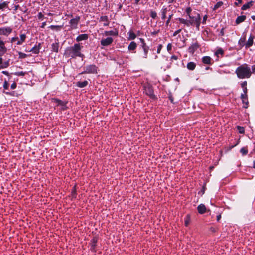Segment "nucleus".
Instances as JSON below:
<instances>
[{"mask_svg": "<svg viewBox=\"0 0 255 255\" xmlns=\"http://www.w3.org/2000/svg\"><path fill=\"white\" fill-rule=\"evenodd\" d=\"M83 46L79 43L75 44L73 46L67 47L64 52V55L67 57H71L75 58L77 57L83 58L84 55L81 53V49Z\"/></svg>", "mask_w": 255, "mask_h": 255, "instance_id": "nucleus-1", "label": "nucleus"}, {"mask_svg": "<svg viewBox=\"0 0 255 255\" xmlns=\"http://www.w3.org/2000/svg\"><path fill=\"white\" fill-rule=\"evenodd\" d=\"M238 78L240 79L249 78L252 75L251 69L247 64H243L238 67L235 71Z\"/></svg>", "mask_w": 255, "mask_h": 255, "instance_id": "nucleus-2", "label": "nucleus"}, {"mask_svg": "<svg viewBox=\"0 0 255 255\" xmlns=\"http://www.w3.org/2000/svg\"><path fill=\"white\" fill-rule=\"evenodd\" d=\"M188 17L190 18V20H188V21L192 23V24H190V26L195 25L196 27L199 28L201 23L200 14L198 13H195L194 16L191 15Z\"/></svg>", "mask_w": 255, "mask_h": 255, "instance_id": "nucleus-3", "label": "nucleus"}, {"mask_svg": "<svg viewBox=\"0 0 255 255\" xmlns=\"http://www.w3.org/2000/svg\"><path fill=\"white\" fill-rule=\"evenodd\" d=\"M84 71L80 73L83 74H96L98 73V67L94 64H91L87 65L84 67Z\"/></svg>", "mask_w": 255, "mask_h": 255, "instance_id": "nucleus-4", "label": "nucleus"}, {"mask_svg": "<svg viewBox=\"0 0 255 255\" xmlns=\"http://www.w3.org/2000/svg\"><path fill=\"white\" fill-rule=\"evenodd\" d=\"M145 94L151 99L156 100L157 97L154 94V90L152 86L150 85H147L144 87Z\"/></svg>", "mask_w": 255, "mask_h": 255, "instance_id": "nucleus-5", "label": "nucleus"}, {"mask_svg": "<svg viewBox=\"0 0 255 255\" xmlns=\"http://www.w3.org/2000/svg\"><path fill=\"white\" fill-rule=\"evenodd\" d=\"M80 17L76 16L75 18L71 19L69 21L70 29H76L78 27V25L80 22Z\"/></svg>", "mask_w": 255, "mask_h": 255, "instance_id": "nucleus-6", "label": "nucleus"}, {"mask_svg": "<svg viewBox=\"0 0 255 255\" xmlns=\"http://www.w3.org/2000/svg\"><path fill=\"white\" fill-rule=\"evenodd\" d=\"M98 240V237L97 236H94L91 239L90 242V250L91 252L96 253L97 252V242Z\"/></svg>", "mask_w": 255, "mask_h": 255, "instance_id": "nucleus-7", "label": "nucleus"}, {"mask_svg": "<svg viewBox=\"0 0 255 255\" xmlns=\"http://www.w3.org/2000/svg\"><path fill=\"white\" fill-rule=\"evenodd\" d=\"M12 32V28L10 27L0 28V35L8 36Z\"/></svg>", "mask_w": 255, "mask_h": 255, "instance_id": "nucleus-8", "label": "nucleus"}, {"mask_svg": "<svg viewBox=\"0 0 255 255\" xmlns=\"http://www.w3.org/2000/svg\"><path fill=\"white\" fill-rule=\"evenodd\" d=\"M113 38L111 37H108L106 38H103L100 41V44L103 46H108L110 45L113 42Z\"/></svg>", "mask_w": 255, "mask_h": 255, "instance_id": "nucleus-9", "label": "nucleus"}, {"mask_svg": "<svg viewBox=\"0 0 255 255\" xmlns=\"http://www.w3.org/2000/svg\"><path fill=\"white\" fill-rule=\"evenodd\" d=\"M53 101L57 104V106H61L63 110H66L67 107L66 104L67 102H64L57 98L53 99Z\"/></svg>", "mask_w": 255, "mask_h": 255, "instance_id": "nucleus-10", "label": "nucleus"}, {"mask_svg": "<svg viewBox=\"0 0 255 255\" xmlns=\"http://www.w3.org/2000/svg\"><path fill=\"white\" fill-rule=\"evenodd\" d=\"M168 11V8L165 6H163L162 8L160 11V15L162 20H165L167 18V13Z\"/></svg>", "mask_w": 255, "mask_h": 255, "instance_id": "nucleus-11", "label": "nucleus"}, {"mask_svg": "<svg viewBox=\"0 0 255 255\" xmlns=\"http://www.w3.org/2000/svg\"><path fill=\"white\" fill-rule=\"evenodd\" d=\"M118 34H119L118 30L116 29H115L113 30L105 31L104 32V35L106 36H117L118 35Z\"/></svg>", "mask_w": 255, "mask_h": 255, "instance_id": "nucleus-12", "label": "nucleus"}, {"mask_svg": "<svg viewBox=\"0 0 255 255\" xmlns=\"http://www.w3.org/2000/svg\"><path fill=\"white\" fill-rule=\"evenodd\" d=\"M199 47V45L197 42L193 43L188 48V51L190 53L193 54Z\"/></svg>", "mask_w": 255, "mask_h": 255, "instance_id": "nucleus-13", "label": "nucleus"}, {"mask_svg": "<svg viewBox=\"0 0 255 255\" xmlns=\"http://www.w3.org/2000/svg\"><path fill=\"white\" fill-rule=\"evenodd\" d=\"M241 99H242V103L246 105V106H244V107L245 108H247L249 104L247 94H241Z\"/></svg>", "mask_w": 255, "mask_h": 255, "instance_id": "nucleus-14", "label": "nucleus"}, {"mask_svg": "<svg viewBox=\"0 0 255 255\" xmlns=\"http://www.w3.org/2000/svg\"><path fill=\"white\" fill-rule=\"evenodd\" d=\"M254 36L251 34L245 44V47L246 48H249L253 45L254 42Z\"/></svg>", "mask_w": 255, "mask_h": 255, "instance_id": "nucleus-15", "label": "nucleus"}, {"mask_svg": "<svg viewBox=\"0 0 255 255\" xmlns=\"http://www.w3.org/2000/svg\"><path fill=\"white\" fill-rule=\"evenodd\" d=\"M100 22H104L103 25L107 26L109 25V21L107 16H101L99 19Z\"/></svg>", "mask_w": 255, "mask_h": 255, "instance_id": "nucleus-16", "label": "nucleus"}, {"mask_svg": "<svg viewBox=\"0 0 255 255\" xmlns=\"http://www.w3.org/2000/svg\"><path fill=\"white\" fill-rule=\"evenodd\" d=\"M88 37H89V36L87 34H82L78 35L77 37L76 40L77 42H80L82 40H86L88 39Z\"/></svg>", "mask_w": 255, "mask_h": 255, "instance_id": "nucleus-17", "label": "nucleus"}, {"mask_svg": "<svg viewBox=\"0 0 255 255\" xmlns=\"http://www.w3.org/2000/svg\"><path fill=\"white\" fill-rule=\"evenodd\" d=\"M197 210L199 213L203 214L206 211V208L203 204H200L197 207Z\"/></svg>", "mask_w": 255, "mask_h": 255, "instance_id": "nucleus-18", "label": "nucleus"}, {"mask_svg": "<svg viewBox=\"0 0 255 255\" xmlns=\"http://www.w3.org/2000/svg\"><path fill=\"white\" fill-rule=\"evenodd\" d=\"M21 33V32H20ZM26 35L25 34H22L21 33L20 34V40H18V41L16 43V44L17 45H22V43L25 42L26 39Z\"/></svg>", "mask_w": 255, "mask_h": 255, "instance_id": "nucleus-19", "label": "nucleus"}, {"mask_svg": "<svg viewBox=\"0 0 255 255\" xmlns=\"http://www.w3.org/2000/svg\"><path fill=\"white\" fill-rule=\"evenodd\" d=\"M143 52L141 53V56L143 58L146 59L148 57V53L149 49V47H143L141 48Z\"/></svg>", "mask_w": 255, "mask_h": 255, "instance_id": "nucleus-20", "label": "nucleus"}, {"mask_svg": "<svg viewBox=\"0 0 255 255\" xmlns=\"http://www.w3.org/2000/svg\"><path fill=\"white\" fill-rule=\"evenodd\" d=\"M177 20L179 21L180 23L183 24L189 27L190 26V24H192L190 21H189L188 20L184 19L182 18H177Z\"/></svg>", "mask_w": 255, "mask_h": 255, "instance_id": "nucleus-21", "label": "nucleus"}, {"mask_svg": "<svg viewBox=\"0 0 255 255\" xmlns=\"http://www.w3.org/2000/svg\"><path fill=\"white\" fill-rule=\"evenodd\" d=\"M202 62L204 64L211 65L212 64V58L209 56H204L202 59Z\"/></svg>", "mask_w": 255, "mask_h": 255, "instance_id": "nucleus-22", "label": "nucleus"}, {"mask_svg": "<svg viewBox=\"0 0 255 255\" xmlns=\"http://www.w3.org/2000/svg\"><path fill=\"white\" fill-rule=\"evenodd\" d=\"M59 50V42H55V43H53L51 45V51L52 52H55L56 53H58Z\"/></svg>", "mask_w": 255, "mask_h": 255, "instance_id": "nucleus-23", "label": "nucleus"}, {"mask_svg": "<svg viewBox=\"0 0 255 255\" xmlns=\"http://www.w3.org/2000/svg\"><path fill=\"white\" fill-rule=\"evenodd\" d=\"M254 2L253 1H251L250 2H247V3L243 5L241 8V10H246L249 8L250 7L253 6Z\"/></svg>", "mask_w": 255, "mask_h": 255, "instance_id": "nucleus-24", "label": "nucleus"}, {"mask_svg": "<svg viewBox=\"0 0 255 255\" xmlns=\"http://www.w3.org/2000/svg\"><path fill=\"white\" fill-rule=\"evenodd\" d=\"M246 19V16L245 15L239 16L236 18L235 22L237 24H239L240 23L244 22Z\"/></svg>", "mask_w": 255, "mask_h": 255, "instance_id": "nucleus-25", "label": "nucleus"}, {"mask_svg": "<svg viewBox=\"0 0 255 255\" xmlns=\"http://www.w3.org/2000/svg\"><path fill=\"white\" fill-rule=\"evenodd\" d=\"M196 67V64L194 62H189L187 64V68L189 70H194Z\"/></svg>", "mask_w": 255, "mask_h": 255, "instance_id": "nucleus-26", "label": "nucleus"}, {"mask_svg": "<svg viewBox=\"0 0 255 255\" xmlns=\"http://www.w3.org/2000/svg\"><path fill=\"white\" fill-rule=\"evenodd\" d=\"M88 84V82L87 81L85 80L84 81L81 82L79 81L77 82L76 86L79 88H84L87 86Z\"/></svg>", "mask_w": 255, "mask_h": 255, "instance_id": "nucleus-27", "label": "nucleus"}, {"mask_svg": "<svg viewBox=\"0 0 255 255\" xmlns=\"http://www.w3.org/2000/svg\"><path fill=\"white\" fill-rule=\"evenodd\" d=\"M137 47V44L134 42H131L128 46V50L129 51L134 50Z\"/></svg>", "mask_w": 255, "mask_h": 255, "instance_id": "nucleus-28", "label": "nucleus"}, {"mask_svg": "<svg viewBox=\"0 0 255 255\" xmlns=\"http://www.w3.org/2000/svg\"><path fill=\"white\" fill-rule=\"evenodd\" d=\"M7 51L5 45L0 46V57L3 56Z\"/></svg>", "mask_w": 255, "mask_h": 255, "instance_id": "nucleus-29", "label": "nucleus"}, {"mask_svg": "<svg viewBox=\"0 0 255 255\" xmlns=\"http://www.w3.org/2000/svg\"><path fill=\"white\" fill-rule=\"evenodd\" d=\"M77 196V193H76V186L75 185L72 190L71 193V197L72 199H75Z\"/></svg>", "mask_w": 255, "mask_h": 255, "instance_id": "nucleus-30", "label": "nucleus"}, {"mask_svg": "<svg viewBox=\"0 0 255 255\" xmlns=\"http://www.w3.org/2000/svg\"><path fill=\"white\" fill-rule=\"evenodd\" d=\"M245 41H246V36H244L243 38H241L239 41L238 44L240 45L241 47H243L244 46H245Z\"/></svg>", "mask_w": 255, "mask_h": 255, "instance_id": "nucleus-31", "label": "nucleus"}, {"mask_svg": "<svg viewBox=\"0 0 255 255\" xmlns=\"http://www.w3.org/2000/svg\"><path fill=\"white\" fill-rule=\"evenodd\" d=\"M9 62L10 59H8V60L5 61L3 63L2 62V64L0 66V69H4L7 68L10 65Z\"/></svg>", "mask_w": 255, "mask_h": 255, "instance_id": "nucleus-32", "label": "nucleus"}, {"mask_svg": "<svg viewBox=\"0 0 255 255\" xmlns=\"http://www.w3.org/2000/svg\"><path fill=\"white\" fill-rule=\"evenodd\" d=\"M128 34L129 36L128 39L129 40H133L136 37V34L132 31H130Z\"/></svg>", "mask_w": 255, "mask_h": 255, "instance_id": "nucleus-33", "label": "nucleus"}, {"mask_svg": "<svg viewBox=\"0 0 255 255\" xmlns=\"http://www.w3.org/2000/svg\"><path fill=\"white\" fill-rule=\"evenodd\" d=\"M185 226L187 227L189 224V223L190 222V215L188 214L186 216V217H185Z\"/></svg>", "mask_w": 255, "mask_h": 255, "instance_id": "nucleus-34", "label": "nucleus"}, {"mask_svg": "<svg viewBox=\"0 0 255 255\" xmlns=\"http://www.w3.org/2000/svg\"><path fill=\"white\" fill-rule=\"evenodd\" d=\"M8 2L4 1L2 3H0V10H3L5 8L8 7Z\"/></svg>", "mask_w": 255, "mask_h": 255, "instance_id": "nucleus-35", "label": "nucleus"}, {"mask_svg": "<svg viewBox=\"0 0 255 255\" xmlns=\"http://www.w3.org/2000/svg\"><path fill=\"white\" fill-rule=\"evenodd\" d=\"M29 51L32 52L33 53L36 54H37L39 53L38 48H37L36 45H35L33 48H32Z\"/></svg>", "mask_w": 255, "mask_h": 255, "instance_id": "nucleus-36", "label": "nucleus"}, {"mask_svg": "<svg viewBox=\"0 0 255 255\" xmlns=\"http://www.w3.org/2000/svg\"><path fill=\"white\" fill-rule=\"evenodd\" d=\"M49 28L52 30H60L62 28V26L60 25H51Z\"/></svg>", "mask_w": 255, "mask_h": 255, "instance_id": "nucleus-37", "label": "nucleus"}, {"mask_svg": "<svg viewBox=\"0 0 255 255\" xmlns=\"http://www.w3.org/2000/svg\"><path fill=\"white\" fill-rule=\"evenodd\" d=\"M223 4V3L222 1H219L215 5L213 8V10H215L220 7Z\"/></svg>", "mask_w": 255, "mask_h": 255, "instance_id": "nucleus-38", "label": "nucleus"}, {"mask_svg": "<svg viewBox=\"0 0 255 255\" xmlns=\"http://www.w3.org/2000/svg\"><path fill=\"white\" fill-rule=\"evenodd\" d=\"M237 128L239 131V132L241 134H243L245 132L244 128L243 127H241L240 126H237Z\"/></svg>", "mask_w": 255, "mask_h": 255, "instance_id": "nucleus-39", "label": "nucleus"}, {"mask_svg": "<svg viewBox=\"0 0 255 255\" xmlns=\"http://www.w3.org/2000/svg\"><path fill=\"white\" fill-rule=\"evenodd\" d=\"M139 40L141 43V48H142L143 47H148L147 45H146V43H145L144 39L142 38H139Z\"/></svg>", "mask_w": 255, "mask_h": 255, "instance_id": "nucleus-40", "label": "nucleus"}, {"mask_svg": "<svg viewBox=\"0 0 255 255\" xmlns=\"http://www.w3.org/2000/svg\"><path fill=\"white\" fill-rule=\"evenodd\" d=\"M240 152L243 155H246L248 153V149L247 147H243L240 149Z\"/></svg>", "mask_w": 255, "mask_h": 255, "instance_id": "nucleus-41", "label": "nucleus"}, {"mask_svg": "<svg viewBox=\"0 0 255 255\" xmlns=\"http://www.w3.org/2000/svg\"><path fill=\"white\" fill-rule=\"evenodd\" d=\"M27 73L26 72H16L14 73V74L17 76H24Z\"/></svg>", "mask_w": 255, "mask_h": 255, "instance_id": "nucleus-42", "label": "nucleus"}, {"mask_svg": "<svg viewBox=\"0 0 255 255\" xmlns=\"http://www.w3.org/2000/svg\"><path fill=\"white\" fill-rule=\"evenodd\" d=\"M150 16L152 19H156L157 17V13L155 11H151L150 13Z\"/></svg>", "mask_w": 255, "mask_h": 255, "instance_id": "nucleus-43", "label": "nucleus"}, {"mask_svg": "<svg viewBox=\"0 0 255 255\" xmlns=\"http://www.w3.org/2000/svg\"><path fill=\"white\" fill-rule=\"evenodd\" d=\"M18 55H19V59H24L27 56V54H26L22 52H18Z\"/></svg>", "mask_w": 255, "mask_h": 255, "instance_id": "nucleus-44", "label": "nucleus"}, {"mask_svg": "<svg viewBox=\"0 0 255 255\" xmlns=\"http://www.w3.org/2000/svg\"><path fill=\"white\" fill-rule=\"evenodd\" d=\"M186 13H187V16H189L191 15L192 9L191 7H188L186 9Z\"/></svg>", "mask_w": 255, "mask_h": 255, "instance_id": "nucleus-45", "label": "nucleus"}, {"mask_svg": "<svg viewBox=\"0 0 255 255\" xmlns=\"http://www.w3.org/2000/svg\"><path fill=\"white\" fill-rule=\"evenodd\" d=\"M173 14H171L169 15V16L168 17V19L166 21V26H168L169 25V24L170 23L171 19L173 17Z\"/></svg>", "mask_w": 255, "mask_h": 255, "instance_id": "nucleus-46", "label": "nucleus"}, {"mask_svg": "<svg viewBox=\"0 0 255 255\" xmlns=\"http://www.w3.org/2000/svg\"><path fill=\"white\" fill-rule=\"evenodd\" d=\"M224 54V51L222 48L218 49L215 52V54L218 55L219 54L223 55Z\"/></svg>", "mask_w": 255, "mask_h": 255, "instance_id": "nucleus-47", "label": "nucleus"}, {"mask_svg": "<svg viewBox=\"0 0 255 255\" xmlns=\"http://www.w3.org/2000/svg\"><path fill=\"white\" fill-rule=\"evenodd\" d=\"M3 86V88L5 90L8 89L9 83H8V82L6 80L4 81Z\"/></svg>", "mask_w": 255, "mask_h": 255, "instance_id": "nucleus-48", "label": "nucleus"}, {"mask_svg": "<svg viewBox=\"0 0 255 255\" xmlns=\"http://www.w3.org/2000/svg\"><path fill=\"white\" fill-rule=\"evenodd\" d=\"M172 45L171 43H168L167 46V50L168 52L170 53V51L172 49Z\"/></svg>", "mask_w": 255, "mask_h": 255, "instance_id": "nucleus-49", "label": "nucleus"}, {"mask_svg": "<svg viewBox=\"0 0 255 255\" xmlns=\"http://www.w3.org/2000/svg\"><path fill=\"white\" fill-rule=\"evenodd\" d=\"M168 98H169V100L170 101L171 103L174 104V98H173L172 95L171 94V93H170L169 94Z\"/></svg>", "mask_w": 255, "mask_h": 255, "instance_id": "nucleus-50", "label": "nucleus"}, {"mask_svg": "<svg viewBox=\"0 0 255 255\" xmlns=\"http://www.w3.org/2000/svg\"><path fill=\"white\" fill-rule=\"evenodd\" d=\"M178 57L176 55H172L170 58L171 62H173L174 60H177Z\"/></svg>", "mask_w": 255, "mask_h": 255, "instance_id": "nucleus-51", "label": "nucleus"}, {"mask_svg": "<svg viewBox=\"0 0 255 255\" xmlns=\"http://www.w3.org/2000/svg\"><path fill=\"white\" fill-rule=\"evenodd\" d=\"M163 47V46L162 44H159L158 46V47H157V53L158 54H159L161 52V50L162 49Z\"/></svg>", "mask_w": 255, "mask_h": 255, "instance_id": "nucleus-52", "label": "nucleus"}, {"mask_svg": "<svg viewBox=\"0 0 255 255\" xmlns=\"http://www.w3.org/2000/svg\"><path fill=\"white\" fill-rule=\"evenodd\" d=\"M182 31V29H178L176 31H175L173 34V36H176L177 34H178L179 33H180L181 32V31Z\"/></svg>", "mask_w": 255, "mask_h": 255, "instance_id": "nucleus-53", "label": "nucleus"}, {"mask_svg": "<svg viewBox=\"0 0 255 255\" xmlns=\"http://www.w3.org/2000/svg\"><path fill=\"white\" fill-rule=\"evenodd\" d=\"M251 69L252 74H255V64L251 66Z\"/></svg>", "mask_w": 255, "mask_h": 255, "instance_id": "nucleus-54", "label": "nucleus"}, {"mask_svg": "<svg viewBox=\"0 0 255 255\" xmlns=\"http://www.w3.org/2000/svg\"><path fill=\"white\" fill-rule=\"evenodd\" d=\"M247 82L246 81L243 82L241 84L242 88L247 87Z\"/></svg>", "mask_w": 255, "mask_h": 255, "instance_id": "nucleus-55", "label": "nucleus"}, {"mask_svg": "<svg viewBox=\"0 0 255 255\" xmlns=\"http://www.w3.org/2000/svg\"><path fill=\"white\" fill-rule=\"evenodd\" d=\"M18 37H12L11 39L10 42L11 43H13V42H14L16 41H18Z\"/></svg>", "mask_w": 255, "mask_h": 255, "instance_id": "nucleus-56", "label": "nucleus"}, {"mask_svg": "<svg viewBox=\"0 0 255 255\" xmlns=\"http://www.w3.org/2000/svg\"><path fill=\"white\" fill-rule=\"evenodd\" d=\"M16 86H17V84H16L15 82H13V83L11 85V89H15L16 88Z\"/></svg>", "mask_w": 255, "mask_h": 255, "instance_id": "nucleus-57", "label": "nucleus"}, {"mask_svg": "<svg viewBox=\"0 0 255 255\" xmlns=\"http://www.w3.org/2000/svg\"><path fill=\"white\" fill-rule=\"evenodd\" d=\"M219 35L222 36L224 35V28H222L221 29Z\"/></svg>", "mask_w": 255, "mask_h": 255, "instance_id": "nucleus-58", "label": "nucleus"}, {"mask_svg": "<svg viewBox=\"0 0 255 255\" xmlns=\"http://www.w3.org/2000/svg\"><path fill=\"white\" fill-rule=\"evenodd\" d=\"M207 18H208V16H207V15H205L204 16L203 18V20H202V23L203 24H205L206 23V22Z\"/></svg>", "mask_w": 255, "mask_h": 255, "instance_id": "nucleus-59", "label": "nucleus"}, {"mask_svg": "<svg viewBox=\"0 0 255 255\" xmlns=\"http://www.w3.org/2000/svg\"><path fill=\"white\" fill-rule=\"evenodd\" d=\"M159 30H157V31L154 30V31L151 32V34L152 36L156 35L159 33Z\"/></svg>", "mask_w": 255, "mask_h": 255, "instance_id": "nucleus-60", "label": "nucleus"}, {"mask_svg": "<svg viewBox=\"0 0 255 255\" xmlns=\"http://www.w3.org/2000/svg\"><path fill=\"white\" fill-rule=\"evenodd\" d=\"M38 17L39 19H42L43 17H44V15L42 13V12H39L38 14Z\"/></svg>", "mask_w": 255, "mask_h": 255, "instance_id": "nucleus-61", "label": "nucleus"}, {"mask_svg": "<svg viewBox=\"0 0 255 255\" xmlns=\"http://www.w3.org/2000/svg\"><path fill=\"white\" fill-rule=\"evenodd\" d=\"M2 73L4 75H6V76H9V73L8 71H3L2 72Z\"/></svg>", "mask_w": 255, "mask_h": 255, "instance_id": "nucleus-62", "label": "nucleus"}, {"mask_svg": "<svg viewBox=\"0 0 255 255\" xmlns=\"http://www.w3.org/2000/svg\"><path fill=\"white\" fill-rule=\"evenodd\" d=\"M5 45V42L1 39V38L0 37V46Z\"/></svg>", "mask_w": 255, "mask_h": 255, "instance_id": "nucleus-63", "label": "nucleus"}, {"mask_svg": "<svg viewBox=\"0 0 255 255\" xmlns=\"http://www.w3.org/2000/svg\"><path fill=\"white\" fill-rule=\"evenodd\" d=\"M37 48H38L39 51H40V49L41 47V44L40 43H39L38 45H35Z\"/></svg>", "mask_w": 255, "mask_h": 255, "instance_id": "nucleus-64", "label": "nucleus"}]
</instances>
